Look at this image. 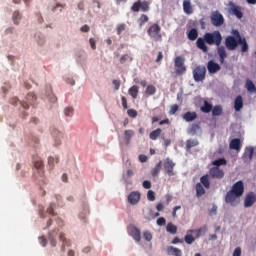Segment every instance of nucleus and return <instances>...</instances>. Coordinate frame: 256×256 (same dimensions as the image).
<instances>
[{
    "mask_svg": "<svg viewBox=\"0 0 256 256\" xmlns=\"http://www.w3.org/2000/svg\"><path fill=\"white\" fill-rule=\"evenodd\" d=\"M223 42V36L219 30H215L214 32H206L203 38H198L196 41V47L203 51V53H207L209 51V47L207 45H216L217 54L219 56V62L223 65L225 63V58L227 57V50L225 46H221ZM207 43V44H205Z\"/></svg>",
    "mask_w": 256,
    "mask_h": 256,
    "instance_id": "nucleus-1",
    "label": "nucleus"
},
{
    "mask_svg": "<svg viewBox=\"0 0 256 256\" xmlns=\"http://www.w3.org/2000/svg\"><path fill=\"white\" fill-rule=\"evenodd\" d=\"M245 193V185L243 181H238L234 183L231 189L226 193L225 203L231 205V207H237L241 203V197Z\"/></svg>",
    "mask_w": 256,
    "mask_h": 256,
    "instance_id": "nucleus-2",
    "label": "nucleus"
},
{
    "mask_svg": "<svg viewBox=\"0 0 256 256\" xmlns=\"http://www.w3.org/2000/svg\"><path fill=\"white\" fill-rule=\"evenodd\" d=\"M236 37L237 38H235V36H227L225 38L224 44L226 49H228V51H235L237 47L241 45V52L247 53V51H249V44H247V39L241 38L239 32H237Z\"/></svg>",
    "mask_w": 256,
    "mask_h": 256,
    "instance_id": "nucleus-3",
    "label": "nucleus"
},
{
    "mask_svg": "<svg viewBox=\"0 0 256 256\" xmlns=\"http://www.w3.org/2000/svg\"><path fill=\"white\" fill-rule=\"evenodd\" d=\"M57 239L62 242L61 251L65 252V247H71V240L65 237V233L59 232V229H54L48 233V241L51 247H57Z\"/></svg>",
    "mask_w": 256,
    "mask_h": 256,
    "instance_id": "nucleus-4",
    "label": "nucleus"
},
{
    "mask_svg": "<svg viewBox=\"0 0 256 256\" xmlns=\"http://www.w3.org/2000/svg\"><path fill=\"white\" fill-rule=\"evenodd\" d=\"M212 165H214V167L209 171L212 179H223V177H225V172L219 167H221V165H227V161H214L212 162Z\"/></svg>",
    "mask_w": 256,
    "mask_h": 256,
    "instance_id": "nucleus-5",
    "label": "nucleus"
},
{
    "mask_svg": "<svg viewBox=\"0 0 256 256\" xmlns=\"http://www.w3.org/2000/svg\"><path fill=\"white\" fill-rule=\"evenodd\" d=\"M147 34L153 39L154 41H163V35H161V26L159 24L154 23L152 24L148 30Z\"/></svg>",
    "mask_w": 256,
    "mask_h": 256,
    "instance_id": "nucleus-6",
    "label": "nucleus"
},
{
    "mask_svg": "<svg viewBox=\"0 0 256 256\" xmlns=\"http://www.w3.org/2000/svg\"><path fill=\"white\" fill-rule=\"evenodd\" d=\"M175 74L178 76L184 75L187 72L185 67V59L181 56H177L174 59Z\"/></svg>",
    "mask_w": 256,
    "mask_h": 256,
    "instance_id": "nucleus-7",
    "label": "nucleus"
},
{
    "mask_svg": "<svg viewBox=\"0 0 256 256\" xmlns=\"http://www.w3.org/2000/svg\"><path fill=\"white\" fill-rule=\"evenodd\" d=\"M206 74H207V68H205V66H197L193 70L194 81H196V83H199V81H205Z\"/></svg>",
    "mask_w": 256,
    "mask_h": 256,
    "instance_id": "nucleus-8",
    "label": "nucleus"
},
{
    "mask_svg": "<svg viewBox=\"0 0 256 256\" xmlns=\"http://www.w3.org/2000/svg\"><path fill=\"white\" fill-rule=\"evenodd\" d=\"M131 9L134 13H139V11H143L145 13L149 11V2L145 0L144 1L138 0L134 2Z\"/></svg>",
    "mask_w": 256,
    "mask_h": 256,
    "instance_id": "nucleus-9",
    "label": "nucleus"
},
{
    "mask_svg": "<svg viewBox=\"0 0 256 256\" xmlns=\"http://www.w3.org/2000/svg\"><path fill=\"white\" fill-rule=\"evenodd\" d=\"M211 23L214 27H221L223 23H225V18H223V14L219 13V11H215L211 14Z\"/></svg>",
    "mask_w": 256,
    "mask_h": 256,
    "instance_id": "nucleus-10",
    "label": "nucleus"
},
{
    "mask_svg": "<svg viewBox=\"0 0 256 256\" xmlns=\"http://www.w3.org/2000/svg\"><path fill=\"white\" fill-rule=\"evenodd\" d=\"M229 11L232 15H235L237 19H243V12L241 11V7L237 6V4L233 2H229Z\"/></svg>",
    "mask_w": 256,
    "mask_h": 256,
    "instance_id": "nucleus-11",
    "label": "nucleus"
},
{
    "mask_svg": "<svg viewBox=\"0 0 256 256\" xmlns=\"http://www.w3.org/2000/svg\"><path fill=\"white\" fill-rule=\"evenodd\" d=\"M130 205H137L141 201V193L139 191H132L127 197Z\"/></svg>",
    "mask_w": 256,
    "mask_h": 256,
    "instance_id": "nucleus-12",
    "label": "nucleus"
},
{
    "mask_svg": "<svg viewBox=\"0 0 256 256\" xmlns=\"http://www.w3.org/2000/svg\"><path fill=\"white\" fill-rule=\"evenodd\" d=\"M255 202H256L255 192H249L244 199V207L246 209L249 207H253V205H255Z\"/></svg>",
    "mask_w": 256,
    "mask_h": 256,
    "instance_id": "nucleus-13",
    "label": "nucleus"
},
{
    "mask_svg": "<svg viewBox=\"0 0 256 256\" xmlns=\"http://www.w3.org/2000/svg\"><path fill=\"white\" fill-rule=\"evenodd\" d=\"M52 136L54 137V145L59 147V145H61V141H63V132L58 129H53Z\"/></svg>",
    "mask_w": 256,
    "mask_h": 256,
    "instance_id": "nucleus-14",
    "label": "nucleus"
},
{
    "mask_svg": "<svg viewBox=\"0 0 256 256\" xmlns=\"http://www.w3.org/2000/svg\"><path fill=\"white\" fill-rule=\"evenodd\" d=\"M207 69H208L209 73L215 74L218 71H221V66L218 63H216L215 61L210 60L207 64Z\"/></svg>",
    "mask_w": 256,
    "mask_h": 256,
    "instance_id": "nucleus-15",
    "label": "nucleus"
},
{
    "mask_svg": "<svg viewBox=\"0 0 256 256\" xmlns=\"http://www.w3.org/2000/svg\"><path fill=\"white\" fill-rule=\"evenodd\" d=\"M230 149H233L234 151H241V139L234 138L230 141L229 144Z\"/></svg>",
    "mask_w": 256,
    "mask_h": 256,
    "instance_id": "nucleus-16",
    "label": "nucleus"
},
{
    "mask_svg": "<svg viewBox=\"0 0 256 256\" xmlns=\"http://www.w3.org/2000/svg\"><path fill=\"white\" fill-rule=\"evenodd\" d=\"M174 167H175V163H173L171 161L165 162L164 168H165L167 175H169V177H173V175H175V172H173Z\"/></svg>",
    "mask_w": 256,
    "mask_h": 256,
    "instance_id": "nucleus-17",
    "label": "nucleus"
},
{
    "mask_svg": "<svg viewBox=\"0 0 256 256\" xmlns=\"http://www.w3.org/2000/svg\"><path fill=\"white\" fill-rule=\"evenodd\" d=\"M130 233L134 241H137L138 243L141 241V230H139L137 227L133 226L130 229Z\"/></svg>",
    "mask_w": 256,
    "mask_h": 256,
    "instance_id": "nucleus-18",
    "label": "nucleus"
},
{
    "mask_svg": "<svg viewBox=\"0 0 256 256\" xmlns=\"http://www.w3.org/2000/svg\"><path fill=\"white\" fill-rule=\"evenodd\" d=\"M255 153V149L253 147H246L245 152L243 154V159L246 161H251L253 159V154Z\"/></svg>",
    "mask_w": 256,
    "mask_h": 256,
    "instance_id": "nucleus-19",
    "label": "nucleus"
},
{
    "mask_svg": "<svg viewBox=\"0 0 256 256\" xmlns=\"http://www.w3.org/2000/svg\"><path fill=\"white\" fill-rule=\"evenodd\" d=\"M166 251L168 255H173V256H183V252L179 248H175L173 246H168L166 248Z\"/></svg>",
    "mask_w": 256,
    "mask_h": 256,
    "instance_id": "nucleus-20",
    "label": "nucleus"
},
{
    "mask_svg": "<svg viewBox=\"0 0 256 256\" xmlns=\"http://www.w3.org/2000/svg\"><path fill=\"white\" fill-rule=\"evenodd\" d=\"M183 11H184V13H186V15H192L193 6H191V0L183 1Z\"/></svg>",
    "mask_w": 256,
    "mask_h": 256,
    "instance_id": "nucleus-21",
    "label": "nucleus"
},
{
    "mask_svg": "<svg viewBox=\"0 0 256 256\" xmlns=\"http://www.w3.org/2000/svg\"><path fill=\"white\" fill-rule=\"evenodd\" d=\"M235 111H241L243 109V96L238 95L234 100Z\"/></svg>",
    "mask_w": 256,
    "mask_h": 256,
    "instance_id": "nucleus-22",
    "label": "nucleus"
},
{
    "mask_svg": "<svg viewBox=\"0 0 256 256\" xmlns=\"http://www.w3.org/2000/svg\"><path fill=\"white\" fill-rule=\"evenodd\" d=\"M182 117L184 121L191 123V121H195V119H197V112H186Z\"/></svg>",
    "mask_w": 256,
    "mask_h": 256,
    "instance_id": "nucleus-23",
    "label": "nucleus"
},
{
    "mask_svg": "<svg viewBox=\"0 0 256 256\" xmlns=\"http://www.w3.org/2000/svg\"><path fill=\"white\" fill-rule=\"evenodd\" d=\"M199 145V140L197 139H188L186 141V151H191L193 147H197Z\"/></svg>",
    "mask_w": 256,
    "mask_h": 256,
    "instance_id": "nucleus-24",
    "label": "nucleus"
},
{
    "mask_svg": "<svg viewBox=\"0 0 256 256\" xmlns=\"http://www.w3.org/2000/svg\"><path fill=\"white\" fill-rule=\"evenodd\" d=\"M212 115L213 117H221L223 115V106L216 105L212 108Z\"/></svg>",
    "mask_w": 256,
    "mask_h": 256,
    "instance_id": "nucleus-25",
    "label": "nucleus"
},
{
    "mask_svg": "<svg viewBox=\"0 0 256 256\" xmlns=\"http://www.w3.org/2000/svg\"><path fill=\"white\" fill-rule=\"evenodd\" d=\"M200 110L202 111V113H211V111L213 110V104L205 100L203 106L200 107Z\"/></svg>",
    "mask_w": 256,
    "mask_h": 256,
    "instance_id": "nucleus-26",
    "label": "nucleus"
},
{
    "mask_svg": "<svg viewBox=\"0 0 256 256\" xmlns=\"http://www.w3.org/2000/svg\"><path fill=\"white\" fill-rule=\"evenodd\" d=\"M135 136V131L133 130H125L124 131V140L126 141V144L129 145L131 143V138Z\"/></svg>",
    "mask_w": 256,
    "mask_h": 256,
    "instance_id": "nucleus-27",
    "label": "nucleus"
},
{
    "mask_svg": "<svg viewBox=\"0 0 256 256\" xmlns=\"http://www.w3.org/2000/svg\"><path fill=\"white\" fill-rule=\"evenodd\" d=\"M188 233H195L196 237H201V235H205V233H207V226H202L196 230H189Z\"/></svg>",
    "mask_w": 256,
    "mask_h": 256,
    "instance_id": "nucleus-28",
    "label": "nucleus"
},
{
    "mask_svg": "<svg viewBox=\"0 0 256 256\" xmlns=\"http://www.w3.org/2000/svg\"><path fill=\"white\" fill-rule=\"evenodd\" d=\"M187 37L190 41H195L197 40V37H199V32L197 31V29L192 28L188 33H187Z\"/></svg>",
    "mask_w": 256,
    "mask_h": 256,
    "instance_id": "nucleus-29",
    "label": "nucleus"
},
{
    "mask_svg": "<svg viewBox=\"0 0 256 256\" xmlns=\"http://www.w3.org/2000/svg\"><path fill=\"white\" fill-rule=\"evenodd\" d=\"M11 105H17L18 103H20L21 107H23V109H29V104L27 102H21L19 101V98L14 97L10 100Z\"/></svg>",
    "mask_w": 256,
    "mask_h": 256,
    "instance_id": "nucleus-30",
    "label": "nucleus"
},
{
    "mask_svg": "<svg viewBox=\"0 0 256 256\" xmlns=\"http://www.w3.org/2000/svg\"><path fill=\"white\" fill-rule=\"evenodd\" d=\"M245 87L249 93H256V87H255V84L253 83V81L247 79Z\"/></svg>",
    "mask_w": 256,
    "mask_h": 256,
    "instance_id": "nucleus-31",
    "label": "nucleus"
},
{
    "mask_svg": "<svg viewBox=\"0 0 256 256\" xmlns=\"http://www.w3.org/2000/svg\"><path fill=\"white\" fill-rule=\"evenodd\" d=\"M128 93L133 99H137V96L139 95V87L135 85L132 86L131 88H129Z\"/></svg>",
    "mask_w": 256,
    "mask_h": 256,
    "instance_id": "nucleus-32",
    "label": "nucleus"
},
{
    "mask_svg": "<svg viewBox=\"0 0 256 256\" xmlns=\"http://www.w3.org/2000/svg\"><path fill=\"white\" fill-rule=\"evenodd\" d=\"M166 231H167V233H170L171 235H177V227L171 222H169L167 224Z\"/></svg>",
    "mask_w": 256,
    "mask_h": 256,
    "instance_id": "nucleus-33",
    "label": "nucleus"
},
{
    "mask_svg": "<svg viewBox=\"0 0 256 256\" xmlns=\"http://www.w3.org/2000/svg\"><path fill=\"white\" fill-rule=\"evenodd\" d=\"M26 101L29 103V105H35V101H37V96L35 93L30 92L26 96Z\"/></svg>",
    "mask_w": 256,
    "mask_h": 256,
    "instance_id": "nucleus-34",
    "label": "nucleus"
},
{
    "mask_svg": "<svg viewBox=\"0 0 256 256\" xmlns=\"http://www.w3.org/2000/svg\"><path fill=\"white\" fill-rule=\"evenodd\" d=\"M200 183L205 187V189H209L211 184L209 182V175H204L200 178Z\"/></svg>",
    "mask_w": 256,
    "mask_h": 256,
    "instance_id": "nucleus-35",
    "label": "nucleus"
},
{
    "mask_svg": "<svg viewBox=\"0 0 256 256\" xmlns=\"http://www.w3.org/2000/svg\"><path fill=\"white\" fill-rule=\"evenodd\" d=\"M133 61V57L129 54H124L120 58L121 65H125V63H131Z\"/></svg>",
    "mask_w": 256,
    "mask_h": 256,
    "instance_id": "nucleus-36",
    "label": "nucleus"
},
{
    "mask_svg": "<svg viewBox=\"0 0 256 256\" xmlns=\"http://www.w3.org/2000/svg\"><path fill=\"white\" fill-rule=\"evenodd\" d=\"M196 195L197 197H201L202 195H205V188L201 183L196 184Z\"/></svg>",
    "mask_w": 256,
    "mask_h": 256,
    "instance_id": "nucleus-37",
    "label": "nucleus"
},
{
    "mask_svg": "<svg viewBox=\"0 0 256 256\" xmlns=\"http://www.w3.org/2000/svg\"><path fill=\"white\" fill-rule=\"evenodd\" d=\"M201 129V126L199 124H192L191 127L188 130L189 135H197V131Z\"/></svg>",
    "mask_w": 256,
    "mask_h": 256,
    "instance_id": "nucleus-38",
    "label": "nucleus"
},
{
    "mask_svg": "<svg viewBox=\"0 0 256 256\" xmlns=\"http://www.w3.org/2000/svg\"><path fill=\"white\" fill-rule=\"evenodd\" d=\"M161 128H157L156 130L152 131L149 135L152 141H156V139L161 135Z\"/></svg>",
    "mask_w": 256,
    "mask_h": 256,
    "instance_id": "nucleus-39",
    "label": "nucleus"
},
{
    "mask_svg": "<svg viewBox=\"0 0 256 256\" xmlns=\"http://www.w3.org/2000/svg\"><path fill=\"white\" fill-rule=\"evenodd\" d=\"M155 93H157V88H155V86L148 85L146 87V91H145L146 95H155Z\"/></svg>",
    "mask_w": 256,
    "mask_h": 256,
    "instance_id": "nucleus-40",
    "label": "nucleus"
},
{
    "mask_svg": "<svg viewBox=\"0 0 256 256\" xmlns=\"http://www.w3.org/2000/svg\"><path fill=\"white\" fill-rule=\"evenodd\" d=\"M161 171V162H159L151 171L152 177H157Z\"/></svg>",
    "mask_w": 256,
    "mask_h": 256,
    "instance_id": "nucleus-41",
    "label": "nucleus"
},
{
    "mask_svg": "<svg viewBox=\"0 0 256 256\" xmlns=\"http://www.w3.org/2000/svg\"><path fill=\"white\" fill-rule=\"evenodd\" d=\"M149 21V16L147 14H142L138 20V23L140 27H143L144 23H147Z\"/></svg>",
    "mask_w": 256,
    "mask_h": 256,
    "instance_id": "nucleus-42",
    "label": "nucleus"
},
{
    "mask_svg": "<svg viewBox=\"0 0 256 256\" xmlns=\"http://www.w3.org/2000/svg\"><path fill=\"white\" fill-rule=\"evenodd\" d=\"M125 29H127V25L125 23L118 24L116 26V33H117V35H121V33L123 31H125Z\"/></svg>",
    "mask_w": 256,
    "mask_h": 256,
    "instance_id": "nucleus-43",
    "label": "nucleus"
},
{
    "mask_svg": "<svg viewBox=\"0 0 256 256\" xmlns=\"http://www.w3.org/2000/svg\"><path fill=\"white\" fill-rule=\"evenodd\" d=\"M12 19L16 25H19V21H21V13H19V11H15L13 13Z\"/></svg>",
    "mask_w": 256,
    "mask_h": 256,
    "instance_id": "nucleus-44",
    "label": "nucleus"
},
{
    "mask_svg": "<svg viewBox=\"0 0 256 256\" xmlns=\"http://www.w3.org/2000/svg\"><path fill=\"white\" fill-rule=\"evenodd\" d=\"M184 241H185V243H187V245H193V242L195 241V237H193V235H191V234H187L184 237Z\"/></svg>",
    "mask_w": 256,
    "mask_h": 256,
    "instance_id": "nucleus-45",
    "label": "nucleus"
},
{
    "mask_svg": "<svg viewBox=\"0 0 256 256\" xmlns=\"http://www.w3.org/2000/svg\"><path fill=\"white\" fill-rule=\"evenodd\" d=\"M63 9H65V4H57L56 6H54L52 8L53 13H57V11L59 10V13H61V11H63Z\"/></svg>",
    "mask_w": 256,
    "mask_h": 256,
    "instance_id": "nucleus-46",
    "label": "nucleus"
},
{
    "mask_svg": "<svg viewBox=\"0 0 256 256\" xmlns=\"http://www.w3.org/2000/svg\"><path fill=\"white\" fill-rule=\"evenodd\" d=\"M143 237H144L145 241H151L153 239V234H151V232H149V231H145L143 233Z\"/></svg>",
    "mask_w": 256,
    "mask_h": 256,
    "instance_id": "nucleus-47",
    "label": "nucleus"
},
{
    "mask_svg": "<svg viewBox=\"0 0 256 256\" xmlns=\"http://www.w3.org/2000/svg\"><path fill=\"white\" fill-rule=\"evenodd\" d=\"M148 201H155V192L153 190H149L147 192Z\"/></svg>",
    "mask_w": 256,
    "mask_h": 256,
    "instance_id": "nucleus-48",
    "label": "nucleus"
},
{
    "mask_svg": "<svg viewBox=\"0 0 256 256\" xmlns=\"http://www.w3.org/2000/svg\"><path fill=\"white\" fill-rule=\"evenodd\" d=\"M177 111H179V105L174 104L171 106L169 114L170 115H175V113H177Z\"/></svg>",
    "mask_w": 256,
    "mask_h": 256,
    "instance_id": "nucleus-49",
    "label": "nucleus"
},
{
    "mask_svg": "<svg viewBox=\"0 0 256 256\" xmlns=\"http://www.w3.org/2000/svg\"><path fill=\"white\" fill-rule=\"evenodd\" d=\"M127 115L129 117H132L133 119H135V117H137V110H135V109H128L127 110Z\"/></svg>",
    "mask_w": 256,
    "mask_h": 256,
    "instance_id": "nucleus-50",
    "label": "nucleus"
},
{
    "mask_svg": "<svg viewBox=\"0 0 256 256\" xmlns=\"http://www.w3.org/2000/svg\"><path fill=\"white\" fill-rule=\"evenodd\" d=\"M34 167L38 169V171H43V161L34 162Z\"/></svg>",
    "mask_w": 256,
    "mask_h": 256,
    "instance_id": "nucleus-51",
    "label": "nucleus"
},
{
    "mask_svg": "<svg viewBox=\"0 0 256 256\" xmlns=\"http://www.w3.org/2000/svg\"><path fill=\"white\" fill-rule=\"evenodd\" d=\"M66 117H71L73 115V107H67L64 110Z\"/></svg>",
    "mask_w": 256,
    "mask_h": 256,
    "instance_id": "nucleus-52",
    "label": "nucleus"
},
{
    "mask_svg": "<svg viewBox=\"0 0 256 256\" xmlns=\"http://www.w3.org/2000/svg\"><path fill=\"white\" fill-rule=\"evenodd\" d=\"M89 43H90L91 49H93L95 51V49H97V45H96L97 40H95V38H90Z\"/></svg>",
    "mask_w": 256,
    "mask_h": 256,
    "instance_id": "nucleus-53",
    "label": "nucleus"
},
{
    "mask_svg": "<svg viewBox=\"0 0 256 256\" xmlns=\"http://www.w3.org/2000/svg\"><path fill=\"white\" fill-rule=\"evenodd\" d=\"M53 209H55V204L51 203L47 208V213H49V215H55V212L53 211Z\"/></svg>",
    "mask_w": 256,
    "mask_h": 256,
    "instance_id": "nucleus-54",
    "label": "nucleus"
},
{
    "mask_svg": "<svg viewBox=\"0 0 256 256\" xmlns=\"http://www.w3.org/2000/svg\"><path fill=\"white\" fill-rule=\"evenodd\" d=\"M167 220L164 217H160L157 219V225H159L160 227H162L163 225H166Z\"/></svg>",
    "mask_w": 256,
    "mask_h": 256,
    "instance_id": "nucleus-55",
    "label": "nucleus"
},
{
    "mask_svg": "<svg viewBox=\"0 0 256 256\" xmlns=\"http://www.w3.org/2000/svg\"><path fill=\"white\" fill-rule=\"evenodd\" d=\"M39 241H40V245H42V247L47 246V238H45V236L39 237Z\"/></svg>",
    "mask_w": 256,
    "mask_h": 256,
    "instance_id": "nucleus-56",
    "label": "nucleus"
},
{
    "mask_svg": "<svg viewBox=\"0 0 256 256\" xmlns=\"http://www.w3.org/2000/svg\"><path fill=\"white\" fill-rule=\"evenodd\" d=\"M121 101L123 109H129V106L127 105V98L125 96H122Z\"/></svg>",
    "mask_w": 256,
    "mask_h": 256,
    "instance_id": "nucleus-57",
    "label": "nucleus"
},
{
    "mask_svg": "<svg viewBox=\"0 0 256 256\" xmlns=\"http://www.w3.org/2000/svg\"><path fill=\"white\" fill-rule=\"evenodd\" d=\"M113 85L115 86V91H119V87H121V81L113 80Z\"/></svg>",
    "mask_w": 256,
    "mask_h": 256,
    "instance_id": "nucleus-58",
    "label": "nucleus"
},
{
    "mask_svg": "<svg viewBox=\"0 0 256 256\" xmlns=\"http://www.w3.org/2000/svg\"><path fill=\"white\" fill-rule=\"evenodd\" d=\"M232 256H241V247H236L233 251Z\"/></svg>",
    "mask_w": 256,
    "mask_h": 256,
    "instance_id": "nucleus-59",
    "label": "nucleus"
},
{
    "mask_svg": "<svg viewBox=\"0 0 256 256\" xmlns=\"http://www.w3.org/2000/svg\"><path fill=\"white\" fill-rule=\"evenodd\" d=\"M80 31H82V33H89L90 28L89 25L85 24L80 28Z\"/></svg>",
    "mask_w": 256,
    "mask_h": 256,
    "instance_id": "nucleus-60",
    "label": "nucleus"
},
{
    "mask_svg": "<svg viewBox=\"0 0 256 256\" xmlns=\"http://www.w3.org/2000/svg\"><path fill=\"white\" fill-rule=\"evenodd\" d=\"M144 189H151V182L149 180H145L142 184Z\"/></svg>",
    "mask_w": 256,
    "mask_h": 256,
    "instance_id": "nucleus-61",
    "label": "nucleus"
},
{
    "mask_svg": "<svg viewBox=\"0 0 256 256\" xmlns=\"http://www.w3.org/2000/svg\"><path fill=\"white\" fill-rule=\"evenodd\" d=\"M177 243H183V240L180 239L179 237L173 238L172 245H177Z\"/></svg>",
    "mask_w": 256,
    "mask_h": 256,
    "instance_id": "nucleus-62",
    "label": "nucleus"
},
{
    "mask_svg": "<svg viewBox=\"0 0 256 256\" xmlns=\"http://www.w3.org/2000/svg\"><path fill=\"white\" fill-rule=\"evenodd\" d=\"M163 60V52H158V56L156 58V63H159Z\"/></svg>",
    "mask_w": 256,
    "mask_h": 256,
    "instance_id": "nucleus-63",
    "label": "nucleus"
},
{
    "mask_svg": "<svg viewBox=\"0 0 256 256\" xmlns=\"http://www.w3.org/2000/svg\"><path fill=\"white\" fill-rule=\"evenodd\" d=\"M156 209H157V211H163V209H164L163 203H158L156 205Z\"/></svg>",
    "mask_w": 256,
    "mask_h": 256,
    "instance_id": "nucleus-64",
    "label": "nucleus"
}]
</instances>
